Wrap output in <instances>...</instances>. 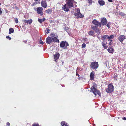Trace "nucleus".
I'll return each mask as SVG.
<instances>
[{"mask_svg":"<svg viewBox=\"0 0 126 126\" xmlns=\"http://www.w3.org/2000/svg\"><path fill=\"white\" fill-rule=\"evenodd\" d=\"M15 22L16 23H17L18 22V19L17 18H16L15 20Z\"/></svg>","mask_w":126,"mask_h":126,"instance_id":"36","label":"nucleus"},{"mask_svg":"<svg viewBox=\"0 0 126 126\" xmlns=\"http://www.w3.org/2000/svg\"><path fill=\"white\" fill-rule=\"evenodd\" d=\"M33 5H34V4H33Z\"/></svg>","mask_w":126,"mask_h":126,"instance_id":"52","label":"nucleus"},{"mask_svg":"<svg viewBox=\"0 0 126 126\" xmlns=\"http://www.w3.org/2000/svg\"><path fill=\"white\" fill-rule=\"evenodd\" d=\"M77 13H75L74 14L77 18H81L83 17L84 16H83L80 12L79 9H77Z\"/></svg>","mask_w":126,"mask_h":126,"instance_id":"7","label":"nucleus"},{"mask_svg":"<svg viewBox=\"0 0 126 126\" xmlns=\"http://www.w3.org/2000/svg\"><path fill=\"white\" fill-rule=\"evenodd\" d=\"M40 44H44V43L41 40L40 41Z\"/></svg>","mask_w":126,"mask_h":126,"instance_id":"35","label":"nucleus"},{"mask_svg":"<svg viewBox=\"0 0 126 126\" xmlns=\"http://www.w3.org/2000/svg\"><path fill=\"white\" fill-rule=\"evenodd\" d=\"M50 30L49 29L47 28V29L46 30H45V31L46 32V34H47L49 32Z\"/></svg>","mask_w":126,"mask_h":126,"instance_id":"27","label":"nucleus"},{"mask_svg":"<svg viewBox=\"0 0 126 126\" xmlns=\"http://www.w3.org/2000/svg\"><path fill=\"white\" fill-rule=\"evenodd\" d=\"M98 2L100 5H103L105 4L104 1L102 0H99Z\"/></svg>","mask_w":126,"mask_h":126,"instance_id":"20","label":"nucleus"},{"mask_svg":"<svg viewBox=\"0 0 126 126\" xmlns=\"http://www.w3.org/2000/svg\"><path fill=\"white\" fill-rule=\"evenodd\" d=\"M91 92H93L95 95H96L97 94L98 95H100L101 94L100 92L97 90L94 85L92 86L91 87Z\"/></svg>","mask_w":126,"mask_h":126,"instance_id":"2","label":"nucleus"},{"mask_svg":"<svg viewBox=\"0 0 126 126\" xmlns=\"http://www.w3.org/2000/svg\"><path fill=\"white\" fill-rule=\"evenodd\" d=\"M41 4L42 6L45 8L47 7L46 1L42 0L41 2Z\"/></svg>","mask_w":126,"mask_h":126,"instance_id":"14","label":"nucleus"},{"mask_svg":"<svg viewBox=\"0 0 126 126\" xmlns=\"http://www.w3.org/2000/svg\"><path fill=\"white\" fill-rule=\"evenodd\" d=\"M114 37V36L113 35H110L109 36L108 35V40L110 41L111 42L112 41V40L113 39Z\"/></svg>","mask_w":126,"mask_h":126,"instance_id":"17","label":"nucleus"},{"mask_svg":"<svg viewBox=\"0 0 126 126\" xmlns=\"http://www.w3.org/2000/svg\"><path fill=\"white\" fill-rule=\"evenodd\" d=\"M98 38L99 39L100 38L99 37H98Z\"/></svg>","mask_w":126,"mask_h":126,"instance_id":"51","label":"nucleus"},{"mask_svg":"<svg viewBox=\"0 0 126 126\" xmlns=\"http://www.w3.org/2000/svg\"><path fill=\"white\" fill-rule=\"evenodd\" d=\"M14 32V30L12 28H10L9 29V34H10Z\"/></svg>","mask_w":126,"mask_h":126,"instance_id":"26","label":"nucleus"},{"mask_svg":"<svg viewBox=\"0 0 126 126\" xmlns=\"http://www.w3.org/2000/svg\"><path fill=\"white\" fill-rule=\"evenodd\" d=\"M94 72H91L90 74V79L91 80H93L94 78Z\"/></svg>","mask_w":126,"mask_h":126,"instance_id":"18","label":"nucleus"},{"mask_svg":"<svg viewBox=\"0 0 126 126\" xmlns=\"http://www.w3.org/2000/svg\"><path fill=\"white\" fill-rule=\"evenodd\" d=\"M42 20V22L44 21L45 20V18H43Z\"/></svg>","mask_w":126,"mask_h":126,"instance_id":"40","label":"nucleus"},{"mask_svg":"<svg viewBox=\"0 0 126 126\" xmlns=\"http://www.w3.org/2000/svg\"><path fill=\"white\" fill-rule=\"evenodd\" d=\"M85 41H86L87 40V38H85L84 39Z\"/></svg>","mask_w":126,"mask_h":126,"instance_id":"46","label":"nucleus"},{"mask_svg":"<svg viewBox=\"0 0 126 126\" xmlns=\"http://www.w3.org/2000/svg\"><path fill=\"white\" fill-rule=\"evenodd\" d=\"M86 46V44L85 43L82 44V48H85Z\"/></svg>","mask_w":126,"mask_h":126,"instance_id":"29","label":"nucleus"},{"mask_svg":"<svg viewBox=\"0 0 126 126\" xmlns=\"http://www.w3.org/2000/svg\"><path fill=\"white\" fill-rule=\"evenodd\" d=\"M50 36L53 39V42L59 43V40L58 39V36L57 35L54 33H51L50 34Z\"/></svg>","mask_w":126,"mask_h":126,"instance_id":"3","label":"nucleus"},{"mask_svg":"<svg viewBox=\"0 0 126 126\" xmlns=\"http://www.w3.org/2000/svg\"><path fill=\"white\" fill-rule=\"evenodd\" d=\"M35 0L36 1H38V0Z\"/></svg>","mask_w":126,"mask_h":126,"instance_id":"49","label":"nucleus"},{"mask_svg":"<svg viewBox=\"0 0 126 126\" xmlns=\"http://www.w3.org/2000/svg\"><path fill=\"white\" fill-rule=\"evenodd\" d=\"M125 39V36L124 35H121L119 36L118 39L122 43Z\"/></svg>","mask_w":126,"mask_h":126,"instance_id":"13","label":"nucleus"},{"mask_svg":"<svg viewBox=\"0 0 126 126\" xmlns=\"http://www.w3.org/2000/svg\"><path fill=\"white\" fill-rule=\"evenodd\" d=\"M123 119L124 120H126V118L125 117H124L123 118Z\"/></svg>","mask_w":126,"mask_h":126,"instance_id":"42","label":"nucleus"},{"mask_svg":"<svg viewBox=\"0 0 126 126\" xmlns=\"http://www.w3.org/2000/svg\"><path fill=\"white\" fill-rule=\"evenodd\" d=\"M107 44L106 40H104L102 42L101 44L103 48H104V49H107V48L108 46L107 45Z\"/></svg>","mask_w":126,"mask_h":126,"instance_id":"12","label":"nucleus"},{"mask_svg":"<svg viewBox=\"0 0 126 126\" xmlns=\"http://www.w3.org/2000/svg\"><path fill=\"white\" fill-rule=\"evenodd\" d=\"M1 5V3L0 2V5Z\"/></svg>","mask_w":126,"mask_h":126,"instance_id":"50","label":"nucleus"},{"mask_svg":"<svg viewBox=\"0 0 126 126\" xmlns=\"http://www.w3.org/2000/svg\"><path fill=\"white\" fill-rule=\"evenodd\" d=\"M1 9V8H0V14H1L2 13V11L0 10Z\"/></svg>","mask_w":126,"mask_h":126,"instance_id":"44","label":"nucleus"},{"mask_svg":"<svg viewBox=\"0 0 126 126\" xmlns=\"http://www.w3.org/2000/svg\"><path fill=\"white\" fill-rule=\"evenodd\" d=\"M6 125L8 126H9L10 125V124L9 122H7L6 123Z\"/></svg>","mask_w":126,"mask_h":126,"instance_id":"38","label":"nucleus"},{"mask_svg":"<svg viewBox=\"0 0 126 126\" xmlns=\"http://www.w3.org/2000/svg\"><path fill=\"white\" fill-rule=\"evenodd\" d=\"M26 42H27V41H26L24 42L25 43H26Z\"/></svg>","mask_w":126,"mask_h":126,"instance_id":"48","label":"nucleus"},{"mask_svg":"<svg viewBox=\"0 0 126 126\" xmlns=\"http://www.w3.org/2000/svg\"><path fill=\"white\" fill-rule=\"evenodd\" d=\"M108 0L109 2H112V0Z\"/></svg>","mask_w":126,"mask_h":126,"instance_id":"43","label":"nucleus"},{"mask_svg":"<svg viewBox=\"0 0 126 126\" xmlns=\"http://www.w3.org/2000/svg\"><path fill=\"white\" fill-rule=\"evenodd\" d=\"M60 56L59 53H57L54 55V58L55 59H58L59 58Z\"/></svg>","mask_w":126,"mask_h":126,"instance_id":"22","label":"nucleus"},{"mask_svg":"<svg viewBox=\"0 0 126 126\" xmlns=\"http://www.w3.org/2000/svg\"><path fill=\"white\" fill-rule=\"evenodd\" d=\"M108 51L110 53H112L114 51V49L112 47H109L107 49Z\"/></svg>","mask_w":126,"mask_h":126,"instance_id":"19","label":"nucleus"},{"mask_svg":"<svg viewBox=\"0 0 126 126\" xmlns=\"http://www.w3.org/2000/svg\"><path fill=\"white\" fill-rule=\"evenodd\" d=\"M92 29L94 30L95 32H96L97 34L99 35L100 34L101 32L99 30V29L96 27H94L93 26L92 27Z\"/></svg>","mask_w":126,"mask_h":126,"instance_id":"11","label":"nucleus"},{"mask_svg":"<svg viewBox=\"0 0 126 126\" xmlns=\"http://www.w3.org/2000/svg\"><path fill=\"white\" fill-rule=\"evenodd\" d=\"M52 10L51 9H49L46 11V12L48 14H51L52 13Z\"/></svg>","mask_w":126,"mask_h":126,"instance_id":"25","label":"nucleus"},{"mask_svg":"<svg viewBox=\"0 0 126 126\" xmlns=\"http://www.w3.org/2000/svg\"><path fill=\"white\" fill-rule=\"evenodd\" d=\"M68 46L69 44L68 43L65 41H62L60 45V46L62 48L64 49H66L67 47Z\"/></svg>","mask_w":126,"mask_h":126,"instance_id":"5","label":"nucleus"},{"mask_svg":"<svg viewBox=\"0 0 126 126\" xmlns=\"http://www.w3.org/2000/svg\"><path fill=\"white\" fill-rule=\"evenodd\" d=\"M76 75L77 76H78V77L79 76V75L77 73H76Z\"/></svg>","mask_w":126,"mask_h":126,"instance_id":"45","label":"nucleus"},{"mask_svg":"<svg viewBox=\"0 0 126 126\" xmlns=\"http://www.w3.org/2000/svg\"><path fill=\"white\" fill-rule=\"evenodd\" d=\"M92 22L94 26L93 25H92L91 27L93 26L94 27H97L98 26L101 27V23L97 21L96 20H93L92 21Z\"/></svg>","mask_w":126,"mask_h":126,"instance_id":"6","label":"nucleus"},{"mask_svg":"<svg viewBox=\"0 0 126 126\" xmlns=\"http://www.w3.org/2000/svg\"><path fill=\"white\" fill-rule=\"evenodd\" d=\"M38 20L40 23H41L42 22V19L39 18L38 19Z\"/></svg>","mask_w":126,"mask_h":126,"instance_id":"31","label":"nucleus"},{"mask_svg":"<svg viewBox=\"0 0 126 126\" xmlns=\"http://www.w3.org/2000/svg\"><path fill=\"white\" fill-rule=\"evenodd\" d=\"M61 125L62 126H68L66 123L65 121H63L61 123Z\"/></svg>","mask_w":126,"mask_h":126,"instance_id":"24","label":"nucleus"},{"mask_svg":"<svg viewBox=\"0 0 126 126\" xmlns=\"http://www.w3.org/2000/svg\"><path fill=\"white\" fill-rule=\"evenodd\" d=\"M111 42H111V41H110V43L108 44V45H111L112 44Z\"/></svg>","mask_w":126,"mask_h":126,"instance_id":"41","label":"nucleus"},{"mask_svg":"<svg viewBox=\"0 0 126 126\" xmlns=\"http://www.w3.org/2000/svg\"><path fill=\"white\" fill-rule=\"evenodd\" d=\"M117 75L114 76V78L115 79L117 80Z\"/></svg>","mask_w":126,"mask_h":126,"instance_id":"32","label":"nucleus"},{"mask_svg":"<svg viewBox=\"0 0 126 126\" xmlns=\"http://www.w3.org/2000/svg\"><path fill=\"white\" fill-rule=\"evenodd\" d=\"M6 38L9 39V40H10L11 39V38L9 36H7L6 37Z\"/></svg>","mask_w":126,"mask_h":126,"instance_id":"34","label":"nucleus"},{"mask_svg":"<svg viewBox=\"0 0 126 126\" xmlns=\"http://www.w3.org/2000/svg\"><path fill=\"white\" fill-rule=\"evenodd\" d=\"M89 4H91L93 2L92 0H88Z\"/></svg>","mask_w":126,"mask_h":126,"instance_id":"30","label":"nucleus"},{"mask_svg":"<svg viewBox=\"0 0 126 126\" xmlns=\"http://www.w3.org/2000/svg\"><path fill=\"white\" fill-rule=\"evenodd\" d=\"M101 38L102 40H105L106 39H107L108 40V35H105L103 36H101Z\"/></svg>","mask_w":126,"mask_h":126,"instance_id":"21","label":"nucleus"},{"mask_svg":"<svg viewBox=\"0 0 126 126\" xmlns=\"http://www.w3.org/2000/svg\"><path fill=\"white\" fill-rule=\"evenodd\" d=\"M120 14L122 16H123L124 15V13H122V12H121L120 13Z\"/></svg>","mask_w":126,"mask_h":126,"instance_id":"37","label":"nucleus"},{"mask_svg":"<svg viewBox=\"0 0 126 126\" xmlns=\"http://www.w3.org/2000/svg\"><path fill=\"white\" fill-rule=\"evenodd\" d=\"M114 87L113 85L110 84L108 85V88L106 89V91L108 93H111L114 90Z\"/></svg>","mask_w":126,"mask_h":126,"instance_id":"4","label":"nucleus"},{"mask_svg":"<svg viewBox=\"0 0 126 126\" xmlns=\"http://www.w3.org/2000/svg\"><path fill=\"white\" fill-rule=\"evenodd\" d=\"M68 28L66 27H65L64 28L65 30L67 32V30H68Z\"/></svg>","mask_w":126,"mask_h":126,"instance_id":"39","label":"nucleus"},{"mask_svg":"<svg viewBox=\"0 0 126 126\" xmlns=\"http://www.w3.org/2000/svg\"><path fill=\"white\" fill-rule=\"evenodd\" d=\"M75 3H76L75 1L74 0H68L64 6L62 7V9L65 11L68 12L70 10L69 9L73 7L74 4Z\"/></svg>","mask_w":126,"mask_h":126,"instance_id":"1","label":"nucleus"},{"mask_svg":"<svg viewBox=\"0 0 126 126\" xmlns=\"http://www.w3.org/2000/svg\"><path fill=\"white\" fill-rule=\"evenodd\" d=\"M90 66L92 68L96 69L98 67V63L96 62L92 63L90 65Z\"/></svg>","mask_w":126,"mask_h":126,"instance_id":"8","label":"nucleus"},{"mask_svg":"<svg viewBox=\"0 0 126 126\" xmlns=\"http://www.w3.org/2000/svg\"><path fill=\"white\" fill-rule=\"evenodd\" d=\"M58 59H55L54 61H55L56 62H57V61L56 60H58Z\"/></svg>","mask_w":126,"mask_h":126,"instance_id":"47","label":"nucleus"},{"mask_svg":"<svg viewBox=\"0 0 126 126\" xmlns=\"http://www.w3.org/2000/svg\"><path fill=\"white\" fill-rule=\"evenodd\" d=\"M53 39L51 37H48L46 39V42L48 44H50L52 41L53 42Z\"/></svg>","mask_w":126,"mask_h":126,"instance_id":"10","label":"nucleus"},{"mask_svg":"<svg viewBox=\"0 0 126 126\" xmlns=\"http://www.w3.org/2000/svg\"><path fill=\"white\" fill-rule=\"evenodd\" d=\"M88 34L90 35L94 36V31H90L88 32Z\"/></svg>","mask_w":126,"mask_h":126,"instance_id":"23","label":"nucleus"},{"mask_svg":"<svg viewBox=\"0 0 126 126\" xmlns=\"http://www.w3.org/2000/svg\"><path fill=\"white\" fill-rule=\"evenodd\" d=\"M32 19H30L28 20H23V22L24 24H31L32 23Z\"/></svg>","mask_w":126,"mask_h":126,"instance_id":"15","label":"nucleus"},{"mask_svg":"<svg viewBox=\"0 0 126 126\" xmlns=\"http://www.w3.org/2000/svg\"><path fill=\"white\" fill-rule=\"evenodd\" d=\"M101 22L103 25H105L107 23V20L105 18H104L101 19Z\"/></svg>","mask_w":126,"mask_h":126,"instance_id":"16","label":"nucleus"},{"mask_svg":"<svg viewBox=\"0 0 126 126\" xmlns=\"http://www.w3.org/2000/svg\"><path fill=\"white\" fill-rule=\"evenodd\" d=\"M43 10V8L42 7H38L37 8V13L40 15L41 16H42L43 15L42 11Z\"/></svg>","mask_w":126,"mask_h":126,"instance_id":"9","label":"nucleus"},{"mask_svg":"<svg viewBox=\"0 0 126 126\" xmlns=\"http://www.w3.org/2000/svg\"><path fill=\"white\" fill-rule=\"evenodd\" d=\"M32 126H39L38 124H34L32 125Z\"/></svg>","mask_w":126,"mask_h":126,"instance_id":"33","label":"nucleus"},{"mask_svg":"<svg viewBox=\"0 0 126 126\" xmlns=\"http://www.w3.org/2000/svg\"><path fill=\"white\" fill-rule=\"evenodd\" d=\"M110 22H108V23L107 24L106 26L108 27L109 29L110 28Z\"/></svg>","mask_w":126,"mask_h":126,"instance_id":"28","label":"nucleus"}]
</instances>
